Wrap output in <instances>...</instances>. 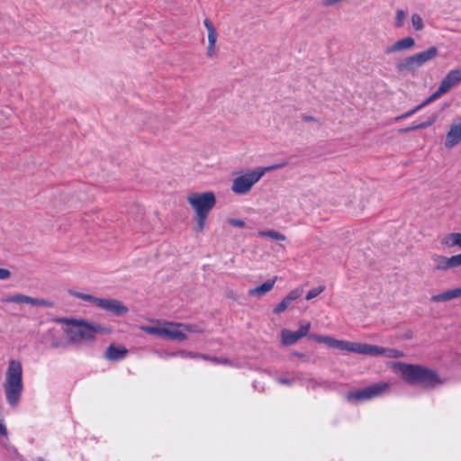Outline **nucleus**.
<instances>
[{"label": "nucleus", "mask_w": 461, "mask_h": 461, "mask_svg": "<svg viewBox=\"0 0 461 461\" xmlns=\"http://www.w3.org/2000/svg\"><path fill=\"white\" fill-rule=\"evenodd\" d=\"M453 259L455 267L461 266V254L453 256Z\"/></svg>", "instance_id": "39"}, {"label": "nucleus", "mask_w": 461, "mask_h": 461, "mask_svg": "<svg viewBox=\"0 0 461 461\" xmlns=\"http://www.w3.org/2000/svg\"><path fill=\"white\" fill-rule=\"evenodd\" d=\"M11 277V272L7 268L0 267V280H6Z\"/></svg>", "instance_id": "35"}, {"label": "nucleus", "mask_w": 461, "mask_h": 461, "mask_svg": "<svg viewBox=\"0 0 461 461\" xmlns=\"http://www.w3.org/2000/svg\"><path fill=\"white\" fill-rule=\"evenodd\" d=\"M458 247H461V233L457 232Z\"/></svg>", "instance_id": "47"}, {"label": "nucleus", "mask_w": 461, "mask_h": 461, "mask_svg": "<svg viewBox=\"0 0 461 461\" xmlns=\"http://www.w3.org/2000/svg\"><path fill=\"white\" fill-rule=\"evenodd\" d=\"M7 433L5 426L0 422V435L5 436Z\"/></svg>", "instance_id": "44"}, {"label": "nucleus", "mask_w": 461, "mask_h": 461, "mask_svg": "<svg viewBox=\"0 0 461 461\" xmlns=\"http://www.w3.org/2000/svg\"><path fill=\"white\" fill-rule=\"evenodd\" d=\"M453 290H454L455 298L461 297V286L454 288Z\"/></svg>", "instance_id": "43"}, {"label": "nucleus", "mask_w": 461, "mask_h": 461, "mask_svg": "<svg viewBox=\"0 0 461 461\" xmlns=\"http://www.w3.org/2000/svg\"><path fill=\"white\" fill-rule=\"evenodd\" d=\"M69 293H70V294H72L73 296H75L77 298H79L81 300H84L86 302H89V303H93L95 306H96L98 299H99V297H95L91 294H84V293H80V292L70 291Z\"/></svg>", "instance_id": "26"}, {"label": "nucleus", "mask_w": 461, "mask_h": 461, "mask_svg": "<svg viewBox=\"0 0 461 461\" xmlns=\"http://www.w3.org/2000/svg\"><path fill=\"white\" fill-rule=\"evenodd\" d=\"M414 131V129H412V126H410V127H407V128H402L398 131L400 133H403V132H409V131Z\"/></svg>", "instance_id": "45"}, {"label": "nucleus", "mask_w": 461, "mask_h": 461, "mask_svg": "<svg viewBox=\"0 0 461 461\" xmlns=\"http://www.w3.org/2000/svg\"><path fill=\"white\" fill-rule=\"evenodd\" d=\"M411 24L416 31H421L424 28L423 20L419 14L411 15Z\"/></svg>", "instance_id": "28"}, {"label": "nucleus", "mask_w": 461, "mask_h": 461, "mask_svg": "<svg viewBox=\"0 0 461 461\" xmlns=\"http://www.w3.org/2000/svg\"><path fill=\"white\" fill-rule=\"evenodd\" d=\"M286 165L287 162H283L270 167H258L241 173L232 180L231 191L236 194H246L251 191L254 185L257 184L267 172L283 167Z\"/></svg>", "instance_id": "5"}, {"label": "nucleus", "mask_w": 461, "mask_h": 461, "mask_svg": "<svg viewBox=\"0 0 461 461\" xmlns=\"http://www.w3.org/2000/svg\"><path fill=\"white\" fill-rule=\"evenodd\" d=\"M415 45V41L411 37H406L402 40H399L393 44L386 47L384 50V53L386 55H390L395 52H400L402 50H410Z\"/></svg>", "instance_id": "15"}, {"label": "nucleus", "mask_w": 461, "mask_h": 461, "mask_svg": "<svg viewBox=\"0 0 461 461\" xmlns=\"http://www.w3.org/2000/svg\"><path fill=\"white\" fill-rule=\"evenodd\" d=\"M303 291L301 289H294L274 308L273 312L279 314L285 312L289 305L297 298L302 295Z\"/></svg>", "instance_id": "17"}, {"label": "nucleus", "mask_w": 461, "mask_h": 461, "mask_svg": "<svg viewBox=\"0 0 461 461\" xmlns=\"http://www.w3.org/2000/svg\"><path fill=\"white\" fill-rule=\"evenodd\" d=\"M461 83V69L450 70L440 82L439 86L429 98L428 102H434L441 95L448 93L450 89Z\"/></svg>", "instance_id": "8"}, {"label": "nucleus", "mask_w": 461, "mask_h": 461, "mask_svg": "<svg viewBox=\"0 0 461 461\" xmlns=\"http://www.w3.org/2000/svg\"><path fill=\"white\" fill-rule=\"evenodd\" d=\"M54 321L65 324L63 331L68 336L69 344L93 342L97 333L105 330L101 325L89 323L84 320L56 318Z\"/></svg>", "instance_id": "2"}, {"label": "nucleus", "mask_w": 461, "mask_h": 461, "mask_svg": "<svg viewBox=\"0 0 461 461\" xmlns=\"http://www.w3.org/2000/svg\"><path fill=\"white\" fill-rule=\"evenodd\" d=\"M141 330L148 334L156 335V336L163 338L165 326L164 327L144 326V327H141Z\"/></svg>", "instance_id": "27"}, {"label": "nucleus", "mask_w": 461, "mask_h": 461, "mask_svg": "<svg viewBox=\"0 0 461 461\" xmlns=\"http://www.w3.org/2000/svg\"><path fill=\"white\" fill-rule=\"evenodd\" d=\"M432 260L434 263V267L437 270H447L455 267L453 256L450 258H447L445 256L433 255Z\"/></svg>", "instance_id": "21"}, {"label": "nucleus", "mask_w": 461, "mask_h": 461, "mask_svg": "<svg viewBox=\"0 0 461 461\" xmlns=\"http://www.w3.org/2000/svg\"><path fill=\"white\" fill-rule=\"evenodd\" d=\"M203 25L207 30L208 47L206 50V56L208 58H213L216 54V41L218 38V32L212 22L206 18L203 21Z\"/></svg>", "instance_id": "13"}, {"label": "nucleus", "mask_w": 461, "mask_h": 461, "mask_svg": "<svg viewBox=\"0 0 461 461\" xmlns=\"http://www.w3.org/2000/svg\"><path fill=\"white\" fill-rule=\"evenodd\" d=\"M212 363L213 364H222V365H230V359L224 357V358H219L214 357L212 358Z\"/></svg>", "instance_id": "36"}, {"label": "nucleus", "mask_w": 461, "mask_h": 461, "mask_svg": "<svg viewBox=\"0 0 461 461\" xmlns=\"http://www.w3.org/2000/svg\"><path fill=\"white\" fill-rule=\"evenodd\" d=\"M303 122H316V119L313 116L311 115H303Z\"/></svg>", "instance_id": "42"}, {"label": "nucleus", "mask_w": 461, "mask_h": 461, "mask_svg": "<svg viewBox=\"0 0 461 461\" xmlns=\"http://www.w3.org/2000/svg\"><path fill=\"white\" fill-rule=\"evenodd\" d=\"M50 333L51 334L50 347L53 348H64L69 344L68 339L59 336L58 331L55 330H50Z\"/></svg>", "instance_id": "22"}, {"label": "nucleus", "mask_w": 461, "mask_h": 461, "mask_svg": "<svg viewBox=\"0 0 461 461\" xmlns=\"http://www.w3.org/2000/svg\"><path fill=\"white\" fill-rule=\"evenodd\" d=\"M441 244L448 248L458 246L457 232L448 233L441 240Z\"/></svg>", "instance_id": "25"}, {"label": "nucleus", "mask_w": 461, "mask_h": 461, "mask_svg": "<svg viewBox=\"0 0 461 461\" xmlns=\"http://www.w3.org/2000/svg\"><path fill=\"white\" fill-rule=\"evenodd\" d=\"M258 235L260 236V237H267V238H270L274 240H277V241H284L286 240V237L279 232V231H276V230H259L258 232Z\"/></svg>", "instance_id": "24"}, {"label": "nucleus", "mask_w": 461, "mask_h": 461, "mask_svg": "<svg viewBox=\"0 0 461 461\" xmlns=\"http://www.w3.org/2000/svg\"><path fill=\"white\" fill-rule=\"evenodd\" d=\"M214 357H210L208 355H205V354H201L199 353V357L198 358L200 359H203V360H207V361H211L212 362V358H213Z\"/></svg>", "instance_id": "41"}, {"label": "nucleus", "mask_w": 461, "mask_h": 461, "mask_svg": "<svg viewBox=\"0 0 461 461\" xmlns=\"http://www.w3.org/2000/svg\"><path fill=\"white\" fill-rule=\"evenodd\" d=\"M460 122L450 126L446 136L445 147L452 149L461 141V118Z\"/></svg>", "instance_id": "14"}, {"label": "nucleus", "mask_w": 461, "mask_h": 461, "mask_svg": "<svg viewBox=\"0 0 461 461\" xmlns=\"http://www.w3.org/2000/svg\"><path fill=\"white\" fill-rule=\"evenodd\" d=\"M277 279V276H275L272 279H268L265 283H263L261 285L257 286L255 288L249 289L248 292V295L250 297H261L270 292Z\"/></svg>", "instance_id": "19"}, {"label": "nucleus", "mask_w": 461, "mask_h": 461, "mask_svg": "<svg viewBox=\"0 0 461 461\" xmlns=\"http://www.w3.org/2000/svg\"><path fill=\"white\" fill-rule=\"evenodd\" d=\"M128 353L125 347H117L114 344H111L105 350L104 357L111 361H117L123 359Z\"/></svg>", "instance_id": "18"}, {"label": "nucleus", "mask_w": 461, "mask_h": 461, "mask_svg": "<svg viewBox=\"0 0 461 461\" xmlns=\"http://www.w3.org/2000/svg\"><path fill=\"white\" fill-rule=\"evenodd\" d=\"M396 367L403 380L411 385L420 384L424 387H435L445 383V380L441 379L436 371L423 366L397 363Z\"/></svg>", "instance_id": "3"}, {"label": "nucleus", "mask_w": 461, "mask_h": 461, "mask_svg": "<svg viewBox=\"0 0 461 461\" xmlns=\"http://www.w3.org/2000/svg\"><path fill=\"white\" fill-rule=\"evenodd\" d=\"M419 67H422L425 63L436 59L438 55V50L437 47H429V49L413 54Z\"/></svg>", "instance_id": "20"}, {"label": "nucleus", "mask_w": 461, "mask_h": 461, "mask_svg": "<svg viewBox=\"0 0 461 461\" xmlns=\"http://www.w3.org/2000/svg\"><path fill=\"white\" fill-rule=\"evenodd\" d=\"M395 68L398 73L403 74L406 72L414 73L420 68V67L417 63L414 55H411L398 61L395 64Z\"/></svg>", "instance_id": "16"}, {"label": "nucleus", "mask_w": 461, "mask_h": 461, "mask_svg": "<svg viewBox=\"0 0 461 461\" xmlns=\"http://www.w3.org/2000/svg\"><path fill=\"white\" fill-rule=\"evenodd\" d=\"M324 289H325V286H324V285H320V286H318V287H315V288H313V289L310 290V291L307 293V294H306V296H305V299L309 301V300H312V299L315 298V297H316V296H318L321 293H322V292L324 291Z\"/></svg>", "instance_id": "32"}, {"label": "nucleus", "mask_w": 461, "mask_h": 461, "mask_svg": "<svg viewBox=\"0 0 461 461\" xmlns=\"http://www.w3.org/2000/svg\"><path fill=\"white\" fill-rule=\"evenodd\" d=\"M436 121L435 118H432L431 120H429L427 122H423L421 123H419L417 125H413L412 126V129H414V131H417V130H420V129H425V128H428L429 127L430 125H432L434 123V122Z\"/></svg>", "instance_id": "33"}, {"label": "nucleus", "mask_w": 461, "mask_h": 461, "mask_svg": "<svg viewBox=\"0 0 461 461\" xmlns=\"http://www.w3.org/2000/svg\"><path fill=\"white\" fill-rule=\"evenodd\" d=\"M3 303H28L32 306L53 307L54 303L44 299H37L28 295L17 294L2 299Z\"/></svg>", "instance_id": "11"}, {"label": "nucleus", "mask_w": 461, "mask_h": 461, "mask_svg": "<svg viewBox=\"0 0 461 461\" xmlns=\"http://www.w3.org/2000/svg\"><path fill=\"white\" fill-rule=\"evenodd\" d=\"M388 388L389 384L385 382L375 383L363 389L348 393L346 399L348 402L368 401L383 394Z\"/></svg>", "instance_id": "7"}, {"label": "nucleus", "mask_w": 461, "mask_h": 461, "mask_svg": "<svg viewBox=\"0 0 461 461\" xmlns=\"http://www.w3.org/2000/svg\"><path fill=\"white\" fill-rule=\"evenodd\" d=\"M177 354L182 357L198 358L199 357V353L185 350L179 351Z\"/></svg>", "instance_id": "34"}, {"label": "nucleus", "mask_w": 461, "mask_h": 461, "mask_svg": "<svg viewBox=\"0 0 461 461\" xmlns=\"http://www.w3.org/2000/svg\"><path fill=\"white\" fill-rule=\"evenodd\" d=\"M406 19V13L403 10H397L395 14V27H402Z\"/></svg>", "instance_id": "30"}, {"label": "nucleus", "mask_w": 461, "mask_h": 461, "mask_svg": "<svg viewBox=\"0 0 461 461\" xmlns=\"http://www.w3.org/2000/svg\"><path fill=\"white\" fill-rule=\"evenodd\" d=\"M314 341L323 343L330 348L342 351L357 353L360 355L378 356L384 355L390 358H400L404 356L403 352L395 348H385L379 346L366 343L351 342L340 340L330 336L311 335Z\"/></svg>", "instance_id": "1"}, {"label": "nucleus", "mask_w": 461, "mask_h": 461, "mask_svg": "<svg viewBox=\"0 0 461 461\" xmlns=\"http://www.w3.org/2000/svg\"><path fill=\"white\" fill-rule=\"evenodd\" d=\"M278 383L279 384H287V385H291L294 382V379H289V378H278Z\"/></svg>", "instance_id": "40"}, {"label": "nucleus", "mask_w": 461, "mask_h": 461, "mask_svg": "<svg viewBox=\"0 0 461 461\" xmlns=\"http://www.w3.org/2000/svg\"><path fill=\"white\" fill-rule=\"evenodd\" d=\"M431 102H428V99L426 101H424L422 104H419L418 106H416L414 109L412 110H410L408 111L407 113L398 116L395 118L396 121L398 120H402L403 118H407L412 114H414L416 112H418L419 110H420L422 107H424L425 105L430 104Z\"/></svg>", "instance_id": "29"}, {"label": "nucleus", "mask_w": 461, "mask_h": 461, "mask_svg": "<svg viewBox=\"0 0 461 461\" xmlns=\"http://www.w3.org/2000/svg\"><path fill=\"white\" fill-rule=\"evenodd\" d=\"M3 388L7 403L12 407L16 406L23 391V367L20 361H9Z\"/></svg>", "instance_id": "4"}, {"label": "nucleus", "mask_w": 461, "mask_h": 461, "mask_svg": "<svg viewBox=\"0 0 461 461\" xmlns=\"http://www.w3.org/2000/svg\"><path fill=\"white\" fill-rule=\"evenodd\" d=\"M186 200L195 214H209L216 204L215 194L212 192L193 193L186 197Z\"/></svg>", "instance_id": "6"}, {"label": "nucleus", "mask_w": 461, "mask_h": 461, "mask_svg": "<svg viewBox=\"0 0 461 461\" xmlns=\"http://www.w3.org/2000/svg\"><path fill=\"white\" fill-rule=\"evenodd\" d=\"M455 299L454 290L450 289L431 296L430 301L434 303L447 302Z\"/></svg>", "instance_id": "23"}, {"label": "nucleus", "mask_w": 461, "mask_h": 461, "mask_svg": "<svg viewBox=\"0 0 461 461\" xmlns=\"http://www.w3.org/2000/svg\"><path fill=\"white\" fill-rule=\"evenodd\" d=\"M183 323L178 322H167L165 324L164 336L171 340L184 341L187 339L185 332L183 330Z\"/></svg>", "instance_id": "12"}, {"label": "nucleus", "mask_w": 461, "mask_h": 461, "mask_svg": "<svg viewBox=\"0 0 461 461\" xmlns=\"http://www.w3.org/2000/svg\"><path fill=\"white\" fill-rule=\"evenodd\" d=\"M183 330L185 332V331H190V332H197L199 331L195 326H192V325H185L184 324V327H182Z\"/></svg>", "instance_id": "38"}, {"label": "nucleus", "mask_w": 461, "mask_h": 461, "mask_svg": "<svg viewBox=\"0 0 461 461\" xmlns=\"http://www.w3.org/2000/svg\"><path fill=\"white\" fill-rule=\"evenodd\" d=\"M229 222L231 225L236 226V227H240V228H242V227L245 226V222L242 220H239V219H230Z\"/></svg>", "instance_id": "37"}, {"label": "nucleus", "mask_w": 461, "mask_h": 461, "mask_svg": "<svg viewBox=\"0 0 461 461\" xmlns=\"http://www.w3.org/2000/svg\"><path fill=\"white\" fill-rule=\"evenodd\" d=\"M311 329V323L310 322H304L303 323L299 330L296 331H292L288 329H283L281 330V343L283 346H291L294 345L295 342H297L300 339L309 336L311 339H313L311 338L312 334H309Z\"/></svg>", "instance_id": "9"}, {"label": "nucleus", "mask_w": 461, "mask_h": 461, "mask_svg": "<svg viewBox=\"0 0 461 461\" xmlns=\"http://www.w3.org/2000/svg\"><path fill=\"white\" fill-rule=\"evenodd\" d=\"M96 307L111 312L115 316H124L128 313L129 309L122 302L113 298H99Z\"/></svg>", "instance_id": "10"}, {"label": "nucleus", "mask_w": 461, "mask_h": 461, "mask_svg": "<svg viewBox=\"0 0 461 461\" xmlns=\"http://www.w3.org/2000/svg\"><path fill=\"white\" fill-rule=\"evenodd\" d=\"M207 216H208V214H203V213L196 214V218H197V222H196V227H195L196 231L201 232L203 230Z\"/></svg>", "instance_id": "31"}, {"label": "nucleus", "mask_w": 461, "mask_h": 461, "mask_svg": "<svg viewBox=\"0 0 461 461\" xmlns=\"http://www.w3.org/2000/svg\"><path fill=\"white\" fill-rule=\"evenodd\" d=\"M293 356L300 357V358H303V359L306 358L305 354H303L302 352L295 351V352L293 353Z\"/></svg>", "instance_id": "46"}]
</instances>
